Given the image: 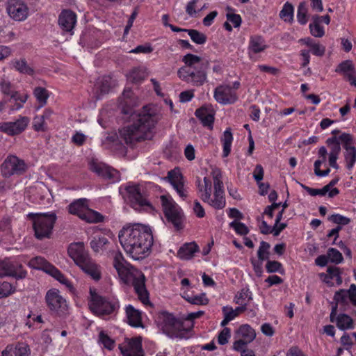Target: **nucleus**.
I'll list each match as a JSON object with an SVG mask.
<instances>
[{
    "label": "nucleus",
    "mask_w": 356,
    "mask_h": 356,
    "mask_svg": "<svg viewBox=\"0 0 356 356\" xmlns=\"http://www.w3.org/2000/svg\"><path fill=\"white\" fill-rule=\"evenodd\" d=\"M280 17L286 22L292 23L293 21V6L289 2L284 3L280 13Z\"/></svg>",
    "instance_id": "58836bf2"
},
{
    "label": "nucleus",
    "mask_w": 356,
    "mask_h": 356,
    "mask_svg": "<svg viewBox=\"0 0 356 356\" xmlns=\"http://www.w3.org/2000/svg\"><path fill=\"white\" fill-rule=\"evenodd\" d=\"M226 17L227 20L232 23L234 27L236 28L241 26L242 20L239 15L234 13H227Z\"/></svg>",
    "instance_id": "052dcab7"
},
{
    "label": "nucleus",
    "mask_w": 356,
    "mask_h": 356,
    "mask_svg": "<svg viewBox=\"0 0 356 356\" xmlns=\"http://www.w3.org/2000/svg\"><path fill=\"white\" fill-rule=\"evenodd\" d=\"M337 326L342 330L350 329L353 327V320L347 314H339L337 318Z\"/></svg>",
    "instance_id": "ea45409f"
},
{
    "label": "nucleus",
    "mask_w": 356,
    "mask_h": 356,
    "mask_svg": "<svg viewBox=\"0 0 356 356\" xmlns=\"http://www.w3.org/2000/svg\"><path fill=\"white\" fill-rule=\"evenodd\" d=\"M312 20L313 22L309 24L311 34L314 37H323L325 34V31L323 27L320 25L321 18H320L318 15H314Z\"/></svg>",
    "instance_id": "f704fd0d"
},
{
    "label": "nucleus",
    "mask_w": 356,
    "mask_h": 356,
    "mask_svg": "<svg viewBox=\"0 0 356 356\" xmlns=\"http://www.w3.org/2000/svg\"><path fill=\"white\" fill-rule=\"evenodd\" d=\"M88 200L81 198L72 202L68 206V211L70 214L77 216L79 218L87 222L95 223L102 221V216L88 207Z\"/></svg>",
    "instance_id": "0eeeda50"
},
{
    "label": "nucleus",
    "mask_w": 356,
    "mask_h": 356,
    "mask_svg": "<svg viewBox=\"0 0 356 356\" xmlns=\"http://www.w3.org/2000/svg\"><path fill=\"white\" fill-rule=\"evenodd\" d=\"M186 300L193 305H205L209 302V300L206 297L205 293L188 297Z\"/></svg>",
    "instance_id": "8fccbe9b"
},
{
    "label": "nucleus",
    "mask_w": 356,
    "mask_h": 356,
    "mask_svg": "<svg viewBox=\"0 0 356 356\" xmlns=\"http://www.w3.org/2000/svg\"><path fill=\"white\" fill-rule=\"evenodd\" d=\"M223 146V157H227L231 152V146L233 141V136L230 129H226L221 138Z\"/></svg>",
    "instance_id": "c9c22d12"
},
{
    "label": "nucleus",
    "mask_w": 356,
    "mask_h": 356,
    "mask_svg": "<svg viewBox=\"0 0 356 356\" xmlns=\"http://www.w3.org/2000/svg\"><path fill=\"white\" fill-rule=\"evenodd\" d=\"M339 138L345 149L344 160L346 166L348 170H351L356 161V148L351 145L352 136L349 134L343 133L339 136Z\"/></svg>",
    "instance_id": "f3484780"
},
{
    "label": "nucleus",
    "mask_w": 356,
    "mask_h": 356,
    "mask_svg": "<svg viewBox=\"0 0 356 356\" xmlns=\"http://www.w3.org/2000/svg\"><path fill=\"white\" fill-rule=\"evenodd\" d=\"M270 244L266 241H261L260 246L257 251V256L260 261H264L268 259Z\"/></svg>",
    "instance_id": "49530a36"
},
{
    "label": "nucleus",
    "mask_w": 356,
    "mask_h": 356,
    "mask_svg": "<svg viewBox=\"0 0 356 356\" xmlns=\"http://www.w3.org/2000/svg\"><path fill=\"white\" fill-rule=\"evenodd\" d=\"M128 323L132 327H142L141 313L132 305H129L125 309Z\"/></svg>",
    "instance_id": "cd10ccee"
},
{
    "label": "nucleus",
    "mask_w": 356,
    "mask_h": 356,
    "mask_svg": "<svg viewBox=\"0 0 356 356\" xmlns=\"http://www.w3.org/2000/svg\"><path fill=\"white\" fill-rule=\"evenodd\" d=\"M163 179L169 182L177 194L183 199L188 196L187 190L185 187L184 177L178 168H175L168 172L167 176Z\"/></svg>",
    "instance_id": "2eb2a0df"
},
{
    "label": "nucleus",
    "mask_w": 356,
    "mask_h": 356,
    "mask_svg": "<svg viewBox=\"0 0 356 356\" xmlns=\"http://www.w3.org/2000/svg\"><path fill=\"white\" fill-rule=\"evenodd\" d=\"M90 169L104 179H110L113 181L120 180L119 172L103 163L92 161L90 163Z\"/></svg>",
    "instance_id": "a211bd4d"
},
{
    "label": "nucleus",
    "mask_w": 356,
    "mask_h": 356,
    "mask_svg": "<svg viewBox=\"0 0 356 356\" xmlns=\"http://www.w3.org/2000/svg\"><path fill=\"white\" fill-rule=\"evenodd\" d=\"M29 122L27 117H21L15 122H1L0 131L11 136L19 134L26 129Z\"/></svg>",
    "instance_id": "412c9836"
},
{
    "label": "nucleus",
    "mask_w": 356,
    "mask_h": 356,
    "mask_svg": "<svg viewBox=\"0 0 356 356\" xmlns=\"http://www.w3.org/2000/svg\"><path fill=\"white\" fill-rule=\"evenodd\" d=\"M287 356H306V355L300 348L293 346L289 350Z\"/></svg>",
    "instance_id": "774afa93"
},
{
    "label": "nucleus",
    "mask_w": 356,
    "mask_h": 356,
    "mask_svg": "<svg viewBox=\"0 0 356 356\" xmlns=\"http://www.w3.org/2000/svg\"><path fill=\"white\" fill-rule=\"evenodd\" d=\"M349 298L352 304L356 307V285L352 284L348 291L339 290L334 294V299L337 302L345 303Z\"/></svg>",
    "instance_id": "bb28decb"
},
{
    "label": "nucleus",
    "mask_w": 356,
    "mask_h": 356,
    "mask_svg": "<svg viewBox=\"0 0 356 356\" xmlns=\"http://www.w3.org/2000/svg\"><path fill=\"white\" fill-rule=\"evenodd\" d=\"M89 307L92 313L102 317L117 310L119 308V302L117 300H108L97 295H92Z\"/></svg>",
    "instance_id": "1a4fd4ad"
},
{
    "label": "nucleus",
    "mask_w": 356,
    "mask_h": 356,
    "mask_svg": "<svg viewBox=\"0 0 356 356\" xmlns=\"http://www.w3.org/2000/svg\"><path fill=\"white\" fill-rule=\"evenodd\" d=\"M214 98L218 103L225 105L234 104L238 97L230 86H220L214 90Z\"/></svg>",
    "instance_id": "aec40b11"
},
{
    "label": "nucleus",
    "mask_w": 356,
    "mask_h": 356,
    "mask_svg": "<svg viewBox=\"0 0 356 356\" xmlns=\"http://www.w3.org/2000/svg\"><path fill=\"white\" fill-rule=\"evenodd\" d=\"M27 218L32 222L35 236L38 239L51 237L57 218L55 213H29Z\"/></svg>",
    "instance_id": "423d86ee"
},
{
    "label": "nucleus",
    "mask_w": 356,
    "mask_h": 356,
    "mask_svg": "<svg viewBox=\"0 0 356 356\" xmlns=\"http://www.w3.org/2000/svg\"><path fill=\"white\" fill-rule=\"evenodd\" d=\"M193 211L198 218H203L205 216L204 209L197 200L194 202Z\"/></svg>",
    "instance_id": "69168bd1"
},
{
    "label": "nucleus",
    "mask_w": 356,
    "mask_h": 356,
    "mask_svg": "<svg viewBox=\"0 0 356 356\" xmlns=\"http://www.w3.org/2000/svg\"><path fill=\"white\" fill-rule=\"evenodd\" d=\"M203 181L204 184H202L200 180H197V189L200 197L206 202L211 195L212 184L211 180L207 177H204Z\"/></svg>",
    "instance_id": "7c9ffc66"
},
{
    "label": "nucleus",
    "mask_w": 356,
    "mask_h": 356,
    "mask_svg": "<svg viewBox=\"0 0 356 356\" xmlns=\"http://www.w3.org/2000/svg\"><path fill=\"white\" fill-rule=\"evenodd\" d=\"M159 119L160 116L154 108L145 106L133 124L120 131V137L127 144L151 139L152 131Z\"/></svg>",
    "instance_id": "f03ea898"
},
{
    "label": "nucleus",
    "mask_w": 356,
    "mask_h": 356,
    "mask_svg": "<svg viewBox=\"0 0 356 356\" xmlns=\"http://www.w3.org/2000/svg\"><path fill=\"white\" fill-rule=\"evenodd\" d=\"M45 300L49 309L58 316H63L67 313V304L66 300L60 295L58 290L50 289L47 291Z\"/></svg>",
    "instance_id": "4468645a"
},
{
    "label": "nucleus",
    "mask_w": 356,
    "mask_h": 356,
    "mask_svg": "<svg viewBox=\"0 0 356 356\" xmlns=\"http://www.w3.org/2000/svg\"><path fill=\"white\" fill-rule=\"evenodd\" d=\"M29 353L30 349L26 343H18L15 346H7L2 351L1 356H28Z\"/></svg>",
    "instance_id": "a878e982"
},
{
    "label": "nucleus",
    "mask_w": 356,
    "mask_h": 356,
    "mask_svg": "<svg viewBox=\"0 0 356 356\" xmlns=\"http://www.w3.org/2000/svg\"><path fill=\"white\" fill-rule=\"evenodd\" d=\"M218 15V12L216 10L211 12L208 14L202 20L203 24L205 26H209L212 24L213 19Z\"/></svg>",
    "instance_id": "338daca9"
},
{
    "label": "nucleus",
    "mask_w": 356,
    "mask_h": 356,
    "mask_svg": "<svg viewBox=\"0 0 356 356\" xmlns=\"http://www.w3.org/2000/svg\"><path fill=\"white\" fill-rule=\"evenodd\" d=\"M335 72L342 74L346 78L350 74L356 73L355 66L350 60H346L339 63L335 69Z\"/></svg>",
    "instance_id": "72a5a7b5"
},
{
    "label": "nucleus",
    "mask_w": 356,
    "mask_h": 356,
    "mask_svg": "<svg viewBox=\"0 0 356 356\" xmlns=\"http://www.w3.org/2000/svg\"><path fill=\"white\" fill-rule=\"evenodd\" d=\"M99 341L104 344V347L111 350L114 347V341L104 332H100L99 334Z\"/></svg>",
    "instance_id": "5fc2aeb1"
},
{
    "label": "nucleus",
    "mask_w": 356,
    "mask_h": 356,
    "mask_svg": "<svg viewBox=\"0 0 356 356\" xmlns=\"http://www.w3.org/2000/svg\"><path fill=\"white\" fill-rule=\"evenodd\" d=\"M266 271L269 273H283L284 269L280 262L277 261L268 260L266 264Z\"/></svg>",
    "instance_id": "09e8293b"
},
{
    "label": "nucleus",
    "mask_w": 356,
    "mask_h": 356,
    "mask_svg": "<svg viewBox=\"0 0 356 356\" xmlns=\"http://www.w3.org/2000/svg\"><path fill=\"white\" fill-rule=\"evenodd\" d=\"M13 64L16 70L21 73L31 75L33 74V70L28 65L25 59L15 60Z\"/></svg>",
    "instance_id": "a19ab883"
},
{
    "label": "nucleus",
    "mask_w": 356,
    "mask_h": 356,
    "mask_svg": "<svg viewBox=\"0 0 356 356\" xmlns=\"http://www.w3.org/2000/svg\"><path fill=\"white\" fill-rule=\"evenodd\" d=\"M21 266L9 260L0 261V277L12 276L16 278H24L26 272L21 269Z\"/></svg>",
    "instance_id": "4be33fe9"
},
{
    "label": "nucleus",
    "mask_w": 356,
    "mask_h": 356,
    "mask_svg": "<svg viewBox=\"0 0 356 356\" xmlns=\"http://www.w3.org/2000/svg\"><path fill=\"white\" fill-rule=\"evenodd\" d=\"M0 90L3 94L10 96L15 91L11 83L5 77H2L0 80Z\"/></svg>",
    "instance_id": "3c124183"
},
{
    "label": "nucleus",
    "mask_w": 356,
    "mask_h": 356,
    "mask_svg": "<svg viewBox=\"0 0 356 356\" xmlns=\"http://www.w3.org/2000/svg\"><path fill=\"white\" fill-rule=\"evenodd\" d=\"M14 291L15 288L9 282H0V298L7 297Z\"/></svg>",
    "instance_id": "603ef678"
},
{
    "label": "nucleus",
    "mask_w": 356,
    "mask_h": 356,
    "mask_svg": "<svg viewBox=\"0 0 356 356\" xmlns=\"http://www.w3.org/2000/svg\"><path fill=\"white\" fill-rule=\"evenodd\" d=\"M199 251L198 245L194 243H188L181 246L177 252L179 258L183 260H188L194 257L195 252Z\"/></svg>",
    "instance_id": "c85d7f7f"
},
{
    "label": "nucleus",
    "mask_w": 356,
    "mask_h": 356,
    "mask_svg": "<svg viewBox=\"0 0 356 356\" xmlns=\"http://www.w3.org/2000/svg\"><path fill=\"white\" fill-rule=\"evenodd\" d=\"M29 265L35 269H40L51 275L60 283L66 285L67 287H71L72 285L68 280L64 276L61 272L57 269L52 264L49 263L46 259L41 257H35L31 259Z\"/></svg>",
    "instance_id": "ddd939ff"
},
{
    "label": "nucleus",
    "mask_w": 356,
    "mask_h": 356,
    "mask_svg": "<svg viewBox=\"0 0 356 356\" xmlns=\"http://www.w3.org/2000/svg\"><path fill=\"white\" fill-rule=\"evenodd\" d=\"M120 349L124 356H144L140 337L129 339L127 343L120 346Z\"/></svg>",
    "instance_id": "5701e85b"
},
{
    "label": "nucleus",
    "mask_w": 356,
    "mask_h": 356,
    "mask_svg": "<svg viewBox=\"0 0 356 356\" xmlns=\"http://www.w3.org/2000/svg\"><path fill=\"white\" fill-rule=\"evenodd\" d=\"M248 343V342H246L240 338H236V340L233 343V349L237 352H240L241 355L248 350L246 349V346Z\"/></svg>",
    "instance_id": "4d7b16f0"
},
{
    "label": "nucleus",
    "mask_w": 356,
    "mask_h": 356,
    "mask_svg": "<svg viewBox=\"0 0 356 356\" xmlns=\"http://www.w3.org/2000/svg\"><path fill=\"white\" fill-rule=\"evenodd\" d=\"M297 19L300 24L307 22V8L305 2L299 3L297 10Z\"/></svg>",
    "instance_id": "c03bdc74"
},
{
    "label": "nucleus",
    "mask_w": 356,
    "mask_h": 356,
    "mask_svg": "<svg viewBox=\"0 0 356 356\" xmlns=\"http://www.w3.org/2000/svg\"><path fill=\"white\" fill-rule=\"evenodd\" d=\"M197 1L198 0H191L187 3L186 12L189 16L193 17L197 13L195 6Z\"/></svg>",
    "instance_id": "680f3d73"
},
{
    "label": "nucleus",
    "mask_w": 356,
    "mask_h": 356,
    "mask_svg": "<svg viewBox=\"0 0 356 356\" xmlns=\"http://www.w3.org/2000/svg\"><path fill=\"white\" fill-rule=\"evenodd\" d=\"M328 219L334 223L342 225H346L350 222V218L340 214H333Z\"/></svg>",
    "instance_id": "6e6d98bb"
},
{
    "label": "nucleus",
    "mask_w": 356,
    "mask_h": 356,
    "mask_svg": "<svg viewBox=\"0 0 356 356\" xmlns=\"http://www.w3.org/2000/svg\"><path fill=\"white\" fill-rule=\"evenodd\" d=\"M188 33L191 39L193 42L197 44H203L207 41V36L203 33H201L195 29L185 30Z\"/></svg>",
    "instance_id": "79ce46f5"
},
{
    "label": "nucleus",
    "mask_w": 356,
    "mask_h": 356,
    "mask_svg": "<svg viewBox=\"0 0 356 356\" xmlns=\"http://www.w3.org/2000/svg\"><path fill=\"white\" fill-rule=\"evenodd\" d=\"M125 200L136 211L152 209L150 203L142 195L138 186L128 185L125 188Z\"/></svg>",
    "instance_id": "f8f14e48"
},
{
    "label": "nucleus",
    "mask_w": 356,
    "mask_h": 356,
    "mask_svg": "<svg viewBox=\"0 0 356 356\" xmlns=\"http://www.w3.org/2000/svg\"><path fill=\"white\" fill-rule=\"evenodd\" d=\"M33 95L39 104L38 108H41L47 104V101L49 97V92L44 88L40 86L35 88L33 90Z\"/></svg>",
    "instance_id": "4c0bfd02"
},
{
    "label": "nucleus",
    "mask_w": 356,
    "mask_h": 356,
    "mask_svg": "<svg viewBox=\"0 0 356 356\" xmlns=\"http://www.w3.org/2000/svg\"><path fill=\"white\" fill-rule=\"evenodd\" d=\"M108 239L106 237L93 238L90 241L91 248L96 252H99L103 247L108 243Z\"/></svg>",
    "instance_id": "de8ad7c7"
},
{
    "label": "nucleus",
    "mask_w": 356,
    "mask_h": 356,
    "mask_svg": "<svg viewBox=\"0 0 356 356\" xmlns=\"http://www.w3.org/2000/svg\"><path fill=\"white\" fill-rule=\"evenodd\" d=\"M118 237L125 252L136 260L144 258L153 244L150 228L140 224L124 227Z\"/></svg>",
    "instance_id": "f257e3e1"
},
{
    "label": "nucleus",
    "mask_w": 356,
    "mask_h": 356,
    "mask_svg": "<svg viewBox=\"0 0 356 356\" xmlns=\"http://www.w3.org/2000/svg\"><path fill=\"white\" fill-rule=\"evenodd\" d=\"M147 73L143 67H134L129 73L127 78L133 83H138L145 79Z\"/></svg>",
    "instance_id": "e433bc0d"
},
{
    "label": "nucleus",
    "mask_w": 356,
    "mask_h": 356,
    "mask_svg": "<svg viewBox=\"0 0 356 356\" xmlns=\"http://www.w3.org/2000/svg\"><path fill=\"white\" fill-rule=\"evenodd\" d=\"M76 23V14L70 10H65L61 12L58 17V24L60 28L67 32L71 31Z\"/></svg>",
    "instance_id": "393cba45"
},
{
    "label": "nucleus",
    "mask_w": 356,
    "mask_h": 356,
    "mask_svg": "<svg viewBox=\"0 0 356 356\" xmlns=\"http://www.w3.org/2000/svg\"><path fill=\"white\" fill-rule=\"evenodd\" d=\"M236 303L238 305H243V303H248L250 300H252V293L247 288L242 289L236 295Z\"/></svg>",
    "instance_id": "37998d69"
},
{
    "label": "nucleus",
    "mask_w": 356,
    "mask_h": 356,
    "mask_svg": "<svg viewBox=\"0 0 356 356\" xmlns=\"http://www.w3.org/2000/svg\"><path fill=\"white\" fill-rule=\"evenodd\" d=\"M78 266L93 280L99 281L102 278V267L90 257Z\"/></svg>",
    "instance_id": "b1692460"
},
{
    "label": "nucleus",
    "mask_w": 356,
    "mask_h": 356,
    "mask_svg": "<svg viewBox=\"0 0 356 356\" xmlns=\"http://www.w3.org/2000/svg\"><path fill=\"white\" fill-rule=\"evenodd\" d=\"M327 257L330 262L338 264L343 261L341 253L335 248H330L327 250Z\"/></svg>",
    "instance_id": "a18cd8bd"
},
{
    "label": "nucleus",
    "mask_w": 356,
    "mask_h": 356,
    "mask_svg": "<svg viewBox=\"0 0 356 356\" xmlns=\"http://www.w3.org/2000/svg\"><path fill=\"white\" fill-rule=\"evenodd\" d=\"M195 116L200 119L202 124L205 127H212L214 120L213 115L204 107L200 108L195 111Z\"/></svg>",
    "instance_id": "473e14b6"
},
{
    "label": "nucleus",
    "mask_w": 356,
    "mask_h": 356,
    "mask_svg": "<svg viewBox=\"0 0 356 356\" xmlns=\"http://www.w3.org/2000/svg\"><path fill=\"white\" fill-rule=\"evenodd\" d=\"M69 257L74 261L76 266L83 263L90 257L88 250L85 248L83 242H74L69 245L67 248Z\"/></svg>",
    "instance_id": "6ab92c4d"
},
{
    "label": "nucleus",
    "mask_w": 356,
    "mask_h": 356,
    "mask_svg": "<svg viewBox=\"0 0 356 356\" xmlns=\"http://www.w3.org/2000/svg\"><path fill=\"white\" fill-rule=\"evenodd\" d=\"M267 48L264 39L259 35H253L250 37L248 50L249 52L257 54L264 51Z\"/></svg>",
    "instance_id": "c756f323"
},
{
    "label": "nucleus",
    "mask_w": 356,
    "mask_h": 356,
    "mask_svg": "<svg viewBox=\"0 0 356 356\" xmlns=\"http://www.w3.org/2000/svg\"><path fill=\"white\" fill-rule=\"evenodd\" d=\"M213 179L214 193L213 197H209L206 202L216 209H222L225 207V198L224 197L223 183L222 173L220 169L215 168L212 170Z\"/></svg>",
    "instance_id": "9d476101"
},
{
    "label": "nucleus",
    "mask_w": 356,
    "mask_h": 356,
    "mask_svg": "<svg viewBox=\"0 0 356 356\" xmlns=\"http://www.w3.org/2000/svg\"><path fill=\"white\" fill-rule=\"evenodd\" d=\"M256 337V332L249 325L245 324L240 326L236 333V338H240L249 343Z\"/></svg>",
    "instance_id": "2f4dec72"
},
{
    "label": "nucleus",
    "mask_w": 356,
    "mask_h": 356,
    "mask_svg": "<svg viewBox=\"0 0 356 356\" xmlns=\"http://www.w3.org/2000/svg\"><path fill=\"white\" fill-rule=\"evenodd\" d=\"M113 266L121 280L125 284L132 285L138 299L143 304H147L149 302V296L145 287L144 274L137 268L127 264L120 252L115 253Z\"/></svg>",
    "instance_id": "7ed1b4c3"
},
{
    "label": "nucleus",
    "mask_w": 356,
    "mask_h": 356,
    "mask_svg": "<svg viewBox=\"0 0 356 356\" xmlns=\"http://www.w3.org/2000/svg\"><path fill=\"white\" fill-rule=\"evenodd\" d=\"M27 169L26 162L15 155L8 156L1 165V173L4 177L23 175Z\"/></svg>",
    "instance_id": "9b49d317"
},
{
    "label": "nucleus",
    "mask_w": 356,
    "mask_h": 356,
    "mask_svg": "<svg viewBox=\"0 0 356 356\" xmlns=\"http://www.w3.org/2000/svg\"><path fill=\"white\" fill-rule=\"evenodd\" d=\"M161 201L167 220L171 222L177 230L182 229L184 214L181 209L170 197L162 195Z\"/></svg>",
    "instance_id": "6e6552de"
},
{
    "label": "nucleus",
    "mask_w": 356,
    "mask_h": 356,
    "mask_svg": "<svg viewBox=\"0 0 356 356\" xmlns=\"http://www.w3.org/2000/svg\"><path fill=\"white\" fill-rule=\"evenodd\" d=\"M311 51L314 55L322 56L325 51V47L320 44L315 43L311 48Z\"/></svg>",
    "instance_id": "e2e57ef3"
},
{
    "label": "nucleus",
    "mask_w": 356,
    "mask_h": 356,
    "mask_svg": "<svg viewBox=\"0 0 356 356\" xmlns=\"http://www.w3.org/2000/svg\"><path fill=\"white\" fill-rule=\"evenodd\" d=\"M229 226L232 227L235 232L240 235H246L249 232L248 227L243 222L238 221H233L229 224Z\"/></svg>",
    "instance_id": "864d4df0"
},
{
    "label": "nucleus",
    "mask_w": 356,
    "mask_h": 356,
    "mask_svg": "<svg viewBox=\"0 0 356 356\" xmlns=\"http://www.w3.org/2000/svg\"><path fill=\"white\" fill-rule=\"evenodd\" d=\"M230 337V329L225 327L219 334L218 337V342L220 345H225L228 342V339Z\"/></svg>",
    "instance_id": "13d9d810"
},
{
    "label": "nucleus",
    "mask_w": 356,
    "mask_h": 356,
    "mask_svg": "<svg viewBox=\"0 0 356 356\" xmlns=\"http://www.w3.org/2000/svg\"><path fill=\"white\" fill-rule=\"evenodd\" d=\"M33 126L35 131H44L45 126L44 117H41L40 115L35 117L33 122Z\"/></svg>",
    "instance_id": "bf43d9fd"
},
{
    "label": "nucleus",
    "mask_w": 356,
    "mask_h": 356,
    "mask_svg": "<svg viewBox=\"0 0 356 356\" xmlns=\"http://www.w3.org/2000/svg\"><path fill=\"white\" fill-rule=\"evenodd\" d=\"M253 177L257 183L260 182L263 179L264 169L261 165H256L253 172Z\"/></svg>",
    "instance_id": "0e129e2a"
},
{
    "label": "nucleus",
    "mask_w": 356,
    "mask_h": 356,
    "mask_svg": "<svg viewBox=\"0 0 356 356\" xmlns=\"http://www.w3.org/2000/svg\"><path fill=\"white\" fill-rule=\"evenodd\" d=\"M6 10L13 19L18 22L24 21L29 15V8L21 0H10L8 2Z\"/></svg>",
    "instance_id": "dca6fc26"
},
{
    "label": "nucleus",
    "mask_w": 356,
    "mask_h": 356,
    "mask_svg": "<svg viewBox=\"0 0 356 356\" xmlns=\"http://www.w3.org/2000/svg\"><path fill=\"white\" fill-rule=\"evenodd\" d=\"M184 66L177 71L178 77L195 86H201L207 81V70L209 61L193 54H187L182 58Z\"/></svg>",
    "instance_id": "20e7f679"
},
{
    "label": "nucleus",
    "mask_w": 356,
    "mask_h": 356,
    "mask_svg": "<svg viewBox=\"0 0 356 356\" xmlns=\"http://www.w3.org/2000/svg\"><path fill=\"white\" fill-rule=\"evenodd\" d=\"M155 322L162 332L171 338L182 339L185 334L190 332L193 323L188 327H185L184 323L177 318L172 314L165 311L159 312L155 318Z\"/></svg>",
    "instance_id": "39448f33"
}]
</instances>
